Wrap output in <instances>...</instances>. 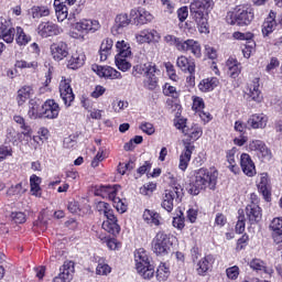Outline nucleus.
I'll return each mask as SVG.
<instances>
[{
	"mask_svg": "<svg viewBox=\"0 0 282 282\" xmlns=\"http://www.w3.org/2000/svg\"><path fill=\"white\" fill-rule=\"evenodd\" d=\"M164 42L167 43V45L174 46L178 52L182 47V43L184 40L182 37H177L175 35L167 34L163 37Z\"/></svg>",
	"mask_w": 282,
	"mask_h": 282,
	"instance_id": "nucleus-50",
	"label": "nucleus"
},
{
	"mask_svg": "<svg viewBox=\"0 0 282 282\" xmlns=\"http://www.w3.org/2000/svg\"><path fill=\"white\" fill-rule=\"evenodd\" d=\"M116 50L118 52L117 56H126L131 58V45L124 40L116 43Z\"/></svg>",
	"mask_w": 282,
	"mask_h": 282,
	"instance_id": "nucleus-45",
	"label": "nucleus"
},
{
	"mask_svg": "<svg viewBox=\"0 0 282 282\" xmlns=\"http://www.w3.org/2000/svg\"><path fill=\"white\" fill-rule=\"evenodd\" d=\"M270 229L272 230V237L275 243H281L282 241V218H273L270 224Z\"/></svg>",
	"mask_w": 282,
	"mask_h": 282,
	"instance_id": "nucleus-34",
	"label": "nucleus"
},
{
	"mask_svg": "<svg viewBox=\"0 0 282 282\" xmlns=\"http://www.w3.org/2000/svg\"><path fill=\"white\" fill-rule=\"evenodd\" d=\"M218 85L219 79L217 77L205 78L202 79L200 83L198 84V89L199 91L206 94L208 91H213Z\"/></svg>",
	"mask_w": 282,
	"mask_h": 282,
	"instance_id": "nucleus-36",
	"label": "nucleus"
},
{
	"mask_svg": "<svg viewBox=\"0 0 282 282\" xmlns=\"http://www.w3.org/2000/svg\"><path fill=\"white\" fill-rule=\"evenodd\" d=\"M259 78H253L245 91L249 100H253L254 102H261V100H263V95H261V89H259Z\"/></svg>",
	"mask_w": 282,
	"mask_h": 282,
	"instance_id": "nucleus-21",
	"label": "nucleus"
},
{
	"mask_svg": "<svg viewBox=\"0 0 282 282\" xmlns=\"http://www.w3.org/2000/svg\"><path fill=\"white\" fill-rule=\"evenodd\" d=\"M74 29L77 30V32H80V34L73 33V39H85L84 34H89V32L94 34L100 30V22H98V20L84 19L75 23Z\"/></svg>",
	"mask_w": 282,
	"mask_h": 282,
	"instance_id": "nucleus-9",
	"label": "nucleus"
},
{
	"mask_svg": "<svg viewBox=\"0 0 282 282\" xmlns=\"http://www.w3.org/2000/svg\"><path fill=\"white\" fill-rule=\"evenodd\" d=\"M165 69L170 80H173L174 83H177V80H180V76H177L175 66L171 62L165 63Z\"/></svg>",
	"mask_w": 282,
	"mask_h": 282,
	"instance_id": "nucleus-55",
	"label": "nucleus"
},
{
	"mask_svg": "<svg viewBox=\"0 0 282 282\" xmlns=\"http://www.w3.org/2000/svg\"><path fill=\"white\" fill-rule=\"evenodd\" d=\"M161 4L164 8V12L167 14H173L175 12V2L171 0H161Z\"/></svg>",
	"mask_w": 282,
	"mask_h": 282,
	"instance_id": "nucleus-62",
	"label": "nucleus"
},
{
	"mask_svg": "<svg viewBox=\"0 0 282 282\" xmlns=\"http://www.w3.org/2000/svg\"><path fill=\"white\" fill-rule=\"evenodd\" d=\"M34 96V88L32 86H23L18 90L17 102L19 107L25 105Z\"/></svg>",
	"mask_w": 282,
	"mask_h": 282,
	"instance_id": "nucleus-33",
	"label": "nucleus"
},
{
	"mask_svg": "<svg viewBox=\"0 0 282 282\" xmlns=\"http://www.w3.org/2000/svg\"><path fill=\"white\" fill-rule=\"evenodd\" d=\"M93 72L106 80H122V73L111 66L93 65Z\"/></svg>",
	"mask_w": 282,
	"mask_h": 282,
	"instance_id": "nucleus-12",
	"label": "nucleus"
},
{
	"mask_svg": "<svg viewBox=\"0 0 282 282\" xmlns=\"http://www.w3.org/2000/svg\"><path fill=\"white\" fill-rule=\"evenodd\" d=\"M31 15L33 17V19H42L43 17H50V8L33 7L31 9Z\"/></svg>",
	"mask_w": 282,
	"mask_h": 282,
	"instance_id": "nucleus-49",
	"label": "nucleus"
},
{
	"mask_svg": "<svg viewBox=\"0 0 282 282\" xmlns=\"http://www.w3.org/2000/svg\"><path fill=\"white\" fill-rule=\"evenodd\" d=\"M143 220L150 226H160L162 224V217L155 210L145 209L143 212Z\"/></svg>",
	"mask_w": 282,
	"mask_h": 282,
	"instance_id": "nucleus-37",
	"label": "nucleus"
},
{
	"mask_svg": "<svg viewBox=\"0 0 282 282\" xmlns=\"http://www.w3.org/2000/svg\"><path fill=\"white\" fill-rule=\"evenodd\" d=\"M193 151H195V145L193 143L191 142L184 143V149L180 155V163H178V169L181 171H186L188 169V164L191 163Z\"/></svg>",
	"mask_w": 282,
	"mask_h": 282,
	"instance_id": "nucleus-22",
	"label": "nucleus"
},
{
	"mask_svg": "<svg viewBox=\"0 0 282 282\" xmlns=\"http://www.w3.org/2000/svg\"><path fill=\"white\" fill-rule=\"evenodd\" d=\"M263 217L261 207L257 205V203H251L246 207V220L250 226H254V224H259Z\"/></svg>",
	"mask_w": 282,
	"mask_h": 282,
	"instance_id": "nucleus-16",
	"label": "nucleus"
},
{
	"mask_svg": "<svg viewBox=\"0 0 282 282\" xmlns=\"http://www.w3.org/2000/svg\"><path fill=\"white\" fill-rule=\"evenodd\" d=\"M15 41L18 43V45H28V43H30V41H32V36L25 34V31H23V29L21 26H17V37Z\"/></svg>",
	"mask_w": 282,
	"mask_h": 282,
	"instance_id": "nucleus-47",
	"label": "nucleus"
},
{
	"mask_svg": "<svg viewBox=\"0 0 282 282\" xmlns=\"http://www.w3.org/2000/svg\"><path fill=\"white\" fill-rule=\"evenodd\" d=\"M85 52L83 50H77L72 53V56L68 59L67 67L68 69H80L85 65L86 61Z\"/></svg>",
	"mask_w": 282,
	"mask_h": 282,
	"instance_id": "nucleus-26",
	"label": "nucleus"
},
{
	"mask_svg": "<svg viewBox=\"0 0 282 282\" xmlns=\"http://www.w3.org/2000/svg\"><path fill=\"white\" fill-rule=\"evenodd\" d=\"M36 33L41 36V39L61 36V34H63V28L52 21H44L37 25Z\"/></svg>",
	"mask_w": 282,
	"mask_h": 282,
	"instance_id": "nucleus-10",
	"label": "nucleus"
},
{
	"mask_svg": "<svg viewBox=\"0 0 282 282\" xmlns=\"http://www.w3.org/2000/svg\"><path fill=\"white\" fill-rule=\"evenodd\" d=\"M130 17L138 25H147V23L153 21V14L144 8L132 9L130 11Z\"/></svg>",
	"mask_w": 282,
	"mask_h": 282,
	"instance_id": "nucleus-17",
	"label": "nucleus"
},
{
	"mask_svg": "<svg viewBox=\"0 0 282 282\" xmlns=\"http://www.w3.org/2000/svg\"><path fill=\"white\" fill-rule=\"evenodd\" d=\"M227 67L230 78H238L239 74H241V63H239L236 58L229 57L227 61Z\"/></svg>",
	"mask_w": 282,
	"mask_h": 282,
	"instance_id": "nucleus-40",
	"label": "nucleus"
},
{
	"mask_svg": "<svg viewBox=\"0 0 282 282\" xmlns=\"http://www.w3.org/2000/svg\"><path fill=\"white\" fill-rule=\"evenodd\" d=\"M14 122H17L25 138H32V128L25 123V119L19 115L13 117Z\"/></svg>",
	"mask_w": 282,
	"mask_h": 282,
	"instance_id": "nucleus-44",
	"label": "nucleus"
},
{
	"mask_svg": "<svg viewBox=\"0 0 282 282\" xmlns=\"http://www.w3.org/2000/svg\"><path fill=\"white\" fill-rule=\"evenodd\" d=\"M171 276V270L166 265V263L161 262L156 270V279L158 281H166Z\"/></svg>",
	"mask_w": 282,
	"mask_h": 282,
	"instance_id": "nucleus-48",
	"label": "nucleus"
},
{
	"mask_svg": "<svg viewBox=\"0 0 282 282\" xmlns=\"http://www.w3.org/2000/svg\"><path fill=\"white\" fill-rule=\"evenodd\" d=\"M28 116H29V118H31V120H36L39 118H43V110H42V106H41V100L31 99L29 101Z\"/></svg>",
	"mask_w": 282,
	"mask_h": 282,
	"instance_id": "nucleus-30",
	"label": "nucleus"
},
{
	"mask_svg": "<svg viewBox=\"0 0 282 282\" xmlns=\"http://www.w3.org/2000/svg\"><path fill=\"white\" fill-rule=\"evenodd\" d=\"M54 9L57 17V21L63 22L68 17L67 6L63 4L61 0H54Z\"/></svg>",
	"mask_w": 282,
	"mask_h": 282,
	"instance_id": "nucleus-41",
	"label": "nucleus"
},
{
	"mask_svg": "<svg viewBox=\"0 0 282 282\" xmlns=\"http://www.w3.org/2000/svg\"><path fill=\"white\" fill-rule=\"evenodd\" d=\"M163 94L164 96H171V98H177V96H180L177 88L169 83L163 86Z\"/></svg>",
	"mask_w": 282,
	"mask_h": 282,
	"instance_id": "nucleus-59",
	"label": "nucleus"
},
{
	"mask_svg": "<svg viewBox=\"0 0 282 282\" xmlns=\"http://www.w3.org/2000/svg\"><path fill=\"white\" fill-rule=\"evenodd\" d=\"M14 34H17V30L12 28L10 21L0 18V39H2L4 43H12L14 41Z\"/></svg>",
	"mask_w": 282,
	"mask_h": 282,
	"instance_id": "nucleus-18",
	"label": "nucleus"
},
{
	"mask_svg": "<svg viewBox=\"0 0 282 282\" xmlns=\"http://www.w3.org/2000/svg\"><path fill=\"white\" fill-rule=\"evenodd\" d=\"M41 182H43V180L36 174L30 176L31 193L35 197H41Z\"/></svg>",
	"mask_w": 282,
	"mask_h": 282,
	"instance_id": "nucleus-43",
	"label": "nucleus"
},
{
	"mask_svg": "<svg viewBox=\"0 0 282 282\" xmlns=\"http://www.w3.org/2000/svg\"><path fill=\"white\" fill-rule=\"evenodd\" d=\"M162 35L155 29H144L135 34V41L139 45H144V43H160Z\"/></svg>",
	"mask_w": 282,
	"mask_h": 282,
	"instance_id": "nucleus-14",
	"label": "nucleus"
},
{
	"mask_svg": "<svg viewBox=\"0 0 282 282\" xmlns=\"http://www.w3.org/2000/svg\"><path fill=\"white\" fill-rule=\"evenodd\" d=\"M134 262L137 272L142 279L151 280L155 276V267L151 264V258L144 248L134 251Z\"/></svg>",
	"mask_w": 282,
	"mask_h": 282,
	"instance_id": "nucleus-6",
	"label": "nucleus"
},
{
	"mask_svg": "<svg viewBox=\"0 0 282 282\" xmlns=\"http://www.w3.org/2000/svg\"><path fill=\"white\" fill-rule=\"evenodd\" d=\"M249 151L256 152V155L265 162H270L272 160V151L268 145H265V142L261 140H253L249 142Z\"/></svg>",
	"mask_w": 282,
	"mask_h": 282,
	"instance_id": "nucleus-13",
	"label": "nucleus"
},
{
	"mask_svg": "<svg viewBox=\"0 0 282 282\" xmlns=\"http://www.w3.org/2000/svg\"><path fill=\"white\" fill-rule=\"evenodd\" d=\"M143 133H147V135H153L155 133V127L151 122H142L139 127Z\"/></svg>",
	"mask_w": 282,
	"mask_h": 282,
	"instance_id": "nucleus-61",
	"label": "nucleus"
},
{
	"mask_svg": "<svg viewBox=\"0 0 282 282\" xmlns=\"http://www.w3.org/2000/svg\"><path fill=\"white\" fill-rule=\"evenodd\" d=\"M111 50H113V40L106 37L102 40L99 48V58L105 62L111 56Z\"/></svg>",
	"mask_w": 282,
	"mask_h": 282,
	"instance_id": "nucleus-32",
	"label": "nucleus"
},
{
	"mask_svg": "<svg viewBox=\"0 0 282 282\" xmlns=\"http://www.w3.org/2000/svg\"><path fill=\"white\" fill-rule=\"evenodd\" d=\"M7 138L11 141V142H18V140H21V138H23V132H17V130H14V128H8L7 129Z\"/></svg>",
	"mask_w": 282,
	"mask_h": 282,
	"instance_id": "nucleus-57",
	"label": "nucleus"
},
{
	"mask_svg": "<svg viewBox=\"0 0 282 282\" xmlns=\"http://www.w3.org/2000/svg\"><path fill=\"white\" fill-rule=\"evenodd\" d=\"M58 278L65 282H70L74 279V261H65L61 268V273Z\"/></svg>",
	"mask_w": 282,
	"mask_h": 282,
	"instance_id": "nucleus-35",
	"label": "nucleus"
},
{
	"mask_svg": "<svg viewBox=\"0 0 282 282\" xmlns=\"http://www.w3.org/2000/svg\"><path fill=\"white\" fill-rule=\"evenodd\" d=\"M204 131L202 130V127L199 126H194L192 127L191 130H187V132H185V135H188L191 138V140H199V138H202Z\"/></svg>",
	"mask_w": 282,
	"mask_h": 282,
	"instance_id": "nucleus-53",
	"label": "nucleus"
},
{
	"mask_svg": "<svg viewBox=\"0 0 282 282\" xmlns=\"http://www.w3.org/2000/svg\"><path fill=\"white\" fill-rule=\"evenodd\" d=\"M14 67L15 69H33V72H36V69H39V62L36 61L29 62V61L17 57Z\"/></svg>",
	"mask_w": 282,
	"mask_h": 282,
	"instance_id": "nucleus-42",
	"label": "nucleus"
},
{
	"mask_svg": "<svg viewBox=\"0 0 282 282\" xmlns=\"http://www.w3.org/2000/svg\"><path fill=\"white\" fill-rule=\"evenodd\" d=\"M215 2L213 0H197L191 3V18L196 23L200 34H208V12L213 10Z\"/></svg>",
	"mask_w": 282,
	"mask_h": 282,
	"instance_id": "nucleus-2",
	"label": "nucleus"
},
{
	"mask_svg": "<svg viewBox=\"0 0 282 282\" xmlns=\"http://www.w3.org/2000/svg\"><path fill=\"white\" fill-rule=\"evenodd\" d=\"M254 13L249 4H239L227 12L226 21L229 25H237L238 28H246L252 23Z\"/></svg>",
	"mask_w": 282,
	"mask_h": 282,
	"instance_id": "nucleus-4",
	"label": "nucleus"
},
{
	"mask_svg": "<svg viewBox=\"0 0 282 282\" xmlns=\"http://www.w3.org/2000/svg\"><path fill=\"white\" fill-rule=\"evenodd\" d=\"M253 34L250 32H239L236 31L232 33V39H235V41H252L253 39Z\"/></svg>",
	"mask_w": 282,
	"mask_h": 282,
	"instance_id": "nucleus-56",
	"label": "nucleus"
},
{
	"mask_svg": "<svg viewBox=\"0 0 282 282\" xmlns=\"http://www.w3.org/2000/svg\"><path fill=\"white\" fill-rule=\"evenodd\" d=\"M240 166L245 175L248 177H254V175H257V169L254 166V162H252V159L250 158V154L242 153L240 155Z\"/></svg>",
	"mask_w": 282,
	"mask_h": 282,
	"instance_id": "nucleus-23",
	"label": "nucleus"
},
{
	"mask_svg": "<svg viewBox=\"0 0 282 282\" xmlns=\"http://www.w3.org/2000/svg\"><path fill=\"white\" fill-rule=\"evenodd\" d=\"M160 70L151 62L135 65L132 68L133 76H144L143 87L144 89H149V91H155V88L159 87L160 79L155 75Z\"/></svg>",
	"mask_w": 282,
	"mask_h": 282,
	"instance_id": "nucleus-3",
	"label": "nucleus"
},
{
	"mask_svg": "<svg viewBox=\"0 0 282 282\" xmlns=\"http://www.w3.org/2000/svg\"><path fill=\"white\" fill-rule=\"evenodd\" d=\"M214 263H215V256L207 254L200 260H198V262L196 263L195 270L199 276H206V274H208V272H210V270L213 269Z\"/></svg>",
	"mask_w": 282,
	"mask_h": 282,
	"instance_id": "nucleus-20",
	"label": "nucleus"
},
{
	"mask_svg": "<svg viewBox=\"0 0 282 282\" xmlns=\"http://www.w3.org/2000/svg\"><path fill=\"white\" fill-rule=\"evenodd\" d=\"M61 113V106L54 99H47L42 105V118H47V120H55Z\"/></svg>",
	"mask_w": 282,
	"mask_h": 282,
	"instance_id": "nucleus-15",
	"label": "nucleus"
},
{
	"mask_svg": "<svg viewBox=\"0 0 282 282\" xmlns=\"http://www.w3.org/2000/svg\"><path fill=\"white\" fill-rule=\"evenodd\" d=\"M102 228L110 235H118L120 232V225H118V221H104Z\"/></svg>",
	"mask_w": 282,
	"mask_h": 282,
	"instance_id": "nucleus-51",
	"label": "nucleus"
},
{
	"mask_svg": "<svg viewBox=\"0 0 282 282\" xmlns=\"http://www.w3.org/2000/svg\"><path fill=\"white\" fill-rule=\"evenodd\" d=\"M251 270L254 272H263L264 274H272L273 270L265 265V262L259 258H254L249 262Z\"/></svg>",
	"mask_w": 282,
	"mask_h": 282,
	"instance_id": "nucleus-39",
	"label": "nucleus"
},
{
	"mask_svg": "<svg viewBox=\"0 0 282 282\" xmlns=\"http://www.w3.org/2000/svg\"><path fill=\"white\" fill-rule=\"evenodd\" d=\"M131 24V19H129V14L127 13H120L115 19V25L112 28V32H117V34H120L124 28H128V25Z\"/></svg>",
	"mask_w": 282,
	"mask_h": 282,
	"instance_id": "nucleus-31",
	"label": "nucleus"
},
{
	"mask_svg": "<svg viewBox=\"0 0 282 282\" xmlns=\"http://www.w3.org/2000/svg\"><path fill=\"white\" fill-rule=\"evenodd\" d=\"M226 274H227L228 279H231V281H235L236 279L239 278V267L234 265L231 268H228L226 270Z\"/></svg>",
	"mask_w": 282,
	"mask_h": 282,
	"instance_id": "nucleus-64",
	"label": "nucleus"
},
{
	"mask_svg": "<svg viewBox=\"0 0 282 282\" xmlns=\"http://www.w3.org/2000/svg\"><path fill=\"white\" fill-rule=\"evenodd\" d=\"M59 96L65 105V107H72L76 96L72 89V79L62 77L59 82Z\"/></svg>",
	"mask_w": 282,
	"mask_h": 282,
	"instance_id": "nucleus-11",
	"label": "nucleus"
},
{
	"mask_svg": "<svg viewBox=\"0 0 282 282\" xmlns=\"http://www.w3.org/2000/svg\"><path fill=\"white\" fill-rule=\"evenodd\" d=\"M274 30H276V13L271 11L262 24V34L270 36Z\"/></svg>",
	"mask_w": 282,
	"mask_h": 282,
	"instance_id": "nucleus-29",
	"label": "nucleus"
},
{
	"mask_svg": "<svg viewBox=\"0 0 282 282\" xmlns=\"http://www.w3.org/2000/svg\"><path fill=\"white\" fill-rule=\"evenodd\" d=\"M219 173L215 169L200 167L195 171L194 180L189 184L188 194L199 195L202 191L209 188L213 191L217 186V177Z\"/></svg>",
	"mask_w": 282,
	"mask_h": 282,
	"instance_id": "nucleus-1",
	"label": "nucleus"
},
{
	"mask_svg": "<svg viewBox=\"0 0 282 282\" xmlns=\"http://www.w3.org/2000/svg\"><path fill=\"white\" fill-rule=\"evenodd\" d=\"M122 191V187L120 185H113V186H107L101 185L99 186L95 195L102 197L104 199H110L112 202L113 207L118 213H127V198H120L118 195Z\"/></svg>",
	"mask_w": 282,
	"mask_h": 282,
	"instance_id": "nucleus-5",
	"label": "nucleus"
},
{
	"mask_svg": "<svg viewBox=\"0 0 282 282\" xmlns=\"http://www.w3.org/2000/svg\"><path fill=\"white\" fill-rule=\"evenodd\" d=\"M96 274H99L100 276H107V274H111V267H109L105 260H99L96 268Z\"/></svg>",
	"mask_w": 282,
	"mask_h": 282,
	"instance_id": "nucleus-52",
	"label": "nucleus"
},
{
	"mask_svg": "<svg viewBox=\"0 0 282 282\" xmlns=\"http://www.w3.org/2000/svg\"><path fill=\"white\" fill-rule=\"evenodd\" d=\"M180 52H191L196 58L202 57V45L195 40H183Z\"/></svg>",
	"mask_w": 282,
	"mask_h": 282,
	"instance_id": "nucleus-24",
	"label": "nucleus"
},
{
	"mask_svg": "<svg viewBox=\"0 0 282 282\" xmlns=\"http://www.w3.org/2000/svg\"><path fill=\"white\" fill-rule=\"evenodd\" d=\"M129 107V102L120 99H116L112 101V109L116 113H120V111H124Z\"/></svg>",
	"mask_w": 282,
	"mask_h": 282,
	"instance_id": "nucleus-58",
	"label": "nucleus"
},
{
	"mask_svg": "<svg viewBox=\"0 0 282 282\" xmlns=\"http://www.w3.org/2000/svg\"><path fill=\"white\" fill-rule=\"evenodd\" d=\"M247 124L251 129H265V127H268V116L264 113L251 115L247 121Z\"/></svg>",
	"mask_w": 282,
	"mask_h": 282,
	"instance_id": "nucleus-28",
	"label": "nucleus"
},
{
	"mask_svg": "<svg viewBox=\"0 0 282 282\" xmlns=\"http://www.w3.org/2000/svg\"><path fill=\"white\" fill-rule=\"evenodd\" d=\"M182 187L169 188L165 189L162 195V203L161 206L167 213H173V208L175 207V203L182 202V195H184Z\"/></svg>",
	"mask_w": 282,
	"mask_h": 282,
	"instance_id": "nucleus-8",
	"label": "nucleus"
},
{
	"mask_svg": "<svg viewBox=\"0 0 282 282\" xmlns=\"http://www.w3.org/2000/svg\"><path fill=\"white\" fill-rule=\"evenodd\" d=\"M237 160H239V154H237V148H232L227 152V162L229 164V170L231 173H239V165H237Z\"/></svg>",
	"mask_w": 282,
	"mask_h": 282,
	"instance_id": "nucleus-38",
	"label": "nucleus"
},
{
	"mask_svg": "<svg viewBox=\"0 0 282 282\" xmlns=\"http://www.w3.org/2000/svg\"><path fill=\"white\" fill-rule=\"evenodd\" d=\"M50 50L54 61H63V58L69 56V46H67V43L65 42L53 43L51 44Z\"/></svg>",
	"mask_w": 282,
	"mask_h": 282,
	"instance_id": "nucleus-19",
	"label": "nucleus"
},
{
	"mask_svg": "<svg viewBox=\"0 0 282 282\" xmlns=\"http://www.w3.org/2000/svg\"><path fill=\"white\" fill-rule=\"evenodd\" d=\"M130 57L122 56V55H116L115 56V63L116 67L120 69V72H129L131 69V64L129 62Z\"/></svg>",
	"mask_w": 282,
	"mask_h": 282,
	"instance_id": "nucleus-46",
	"label": "nucleus"
},
{
	"mask_svg": "<svg viewBox=\"0 0 282 282\" xmlns=\"http://www.w3.org/2000/svg\"><path fill=\"white\" fill-rule=\"evenodd\" d=\"M11 219L14 224H25V214L23 212L11 213Z\"/></svg>",
	"mask_w": 282,
	"mask_h": 282,
	"instance_id": "nucleus-63",
	"label": "nucleus"
},
{
	"mask_svg": "<svg viewBox=\"0 0 282 282\" xmlns=\"http://www.w3.org/2000/svg\"><path fill=\"white\" fill-rule=\"evenodd\" d=\"M258 191L261 193L262 197L270 202L271 187H270V178L268 177V173H262L258 180Z\"/></svg>",
	"mask_w": 282,
	"mask_h": 282,
	"instance_id": "nucleus-27",
	"label": "nucleus"
},
{
	"mask_svg": "<svg viewBox=\"0 0 282 282\" xmlns=\"http://www.w3.org/2000/svg\"><path fill=\"white\" fill-rule=\"evenodd\" d=\"M164 177L167 182V184H170V188H174V189H177V188H182V185H180V183H177V178L175 177V174H173L171 171H167L165 174H164Z\"/></svg>",
	"mask_w": 282,
	"mask_h": 282,
	"instance_id": "nucleus-54",
	"label": "nucleus"
},
{
	"mask_svg": "<svg viewBox=\"0 0 282 282\" xmlns=\"http://www.w3.org/2000/svg\"><path fill=\"white\" fill-rule=\"evenodd\" d=\"M106 158L107 153H105V149L100 148L91 162V166L96 169V166H98V164H100V162H102V160Z\"/></svg>",
	"mask_w": 282,
	"mask_h": 282,
	"instance_id": "nucleus-60",
	"label": "nucleus"
},
{
	"mask_svg": "<svg viewBox=\"0 0 282 282\" xmlns=\"http://www.w3.org/2000/svg\"><path fill=\"white\" fill-rule=\"evenodd\" d=\"M176 66L178 69H182L184 74L195 75V59L188 58L184 55H181L176 58Z\"/></svg>",
	"mask_w": 282,
	"mask_h": 282,
	"instance_id": "nucleus-25",
	"label": "nucleus"
},
{
	"mask_svg": "<svg viewBox=\"0 0 282 282\" xmlns=\"http://www.w3.org/2000/svg\"><path fill=\"white\" fill-rule=\"evenodd\" d=\"M171 235L164 231H159L152 240V250L158 257H166L171 252Z\"/></svg>",
	"mask_w": 282,
	"mask_h": 282,
	"instance_id": "nucleus-7",
	"label": "nucleus"
}]
</instances>
